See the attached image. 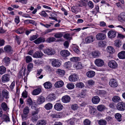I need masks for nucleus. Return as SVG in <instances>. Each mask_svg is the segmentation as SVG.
Segmentation results:
<instances>
[{
  "instance_id": "obj_42",
  "label": "nucleus",
  "mask_w": 125,
  "mask_h": 125,
  "mask_svg": "<svg viewBox=\"0 0 125 125\" xmlns=\"http://www.w3.org/2000/svg\"><path fill=\"white\" fill-rule=\"evenodd\" d=\"M112 100L114 102L117 103L120 101V98L118 96H115L113 98Z\"/></svg>"
},
{
  "instance_id": "obj_32",
  "label": "nucleus",
  "mask_w": 125,
  "mask_h": 125,
  "mask_svg": "<svg viewBox=\"0 0 125 125\" xmlns=\"http://www.w3.org/2000/svg\"><path fill=\"white\" fill-rule=\"evenodd\" d=\"M95 74V73L93 71H89L86 73L87 76L89 77H92Z\"/></svg>"
},
{
  "instance_id": "obj_7",
  "label": "nucleus",
  "mask_w": 125,
  "mask_h": 125,
  "mask_svg": "<svg viewBox=\"0 0 125 125\" xmlns=\"http://www.w3.org/2000/svg\"><path fill=\"white\" fill-rule=\"evenodd\" d=\"M108 65L111 68L115 69L117 67V64L114 60H112L108 63Z\"/></svg>"
},
{
  "instance_id": "obj_37",
  "label": "nucleus",
  "mask_w": 125,
  "mask_h": 125,
  "mask_svg": "<svg viewBox=\"0 0 125 125\" xmlns=\"http://www.w3.org/2000/svg\"><path fill=\"white\" fill-rule=\"evenodd\" d=\"M115 117L117 120L118 121L120 122L122 120V115L120 114L119 113L116 114L115 115Z\"/></svg>"
},
{
  "instance_id": "obj_63",
  "label": "nucleus",
  "mask_w": 125,
  "mask_h": 125,
  "mask_svg": "<svg viewBox=\"0 0 125 125\" xmlns=\"http://www.w3.org/2000/svg\"><path fill=\"white\" fill-rule=\"evenodd\" d=\"M27 104L30 105H31L33 104V102L30 98H29L27 99Z\"/></svg>"
},
{
  "instance_id": "obj_53",
  "label": "nucleus",
  "mask_w": 125,
  "mask_h": 125,
  "mask_svg": "<svg viewBox=\"0 0 125 125\" xmlns=\"http://www.w3.org/2000/svg\"><path fill=\"white\" fill-rule=\"evenodd\" d=\"M98 123L100 125H105L107 124V122L106 121L104 120H101L99 121Z\"/></svg>"
},
{
  "instance_id": "obj_47",
  "label": "nucleus",
  "mask_w": 125,
  "mask_h": 125,
  "mask_svg": "<svg viewBox=\"0 0 125 125\" xmlns=\"http://www.w3.org/2000/svg\"><path fill=\"white\" fill-rule=\"evenodd\" d=\"M67 87L69 89H72L74 88V85L72 83H69L67 85Z\"/></svg>"
},
{
  "instance_id": "obj_45",
  "label": "nucleus",
  "mask_w": 125,
  "mask_h": 125,
  "mask_svg": "<svg viewBox=\"0 0 125 125\" xmlns=\"http://www.w3.org/2000/svg\"><path fill=\"white\" fill-rule=\"evenodd\" d=\"M100 53L98 52L94 51L92 52V55L94 58L98 57Z\"/></svg>"
},
{
  "instance_id": "obj_46",
  "label": "nucleus",
  "mask_w": 125,
  "mask_h": 125,
  "mask_svg": "<svg viewBox=\"0 0 125 125\" xmlns=\"http://www.w3.org/2000/svg\"><path fill=\"white\" fill-rule=\"evenodd\" d=\"M71 64L70 62H68L65 63L64 64V67L65 68L68 69L71 67Z\"/></svg>"
},
{
  "instance_id": "obj_57",
  "label": "nucleus",
  "mask_w": 125,
  "mask_h": 125,
  "mask_svg": "<svg viewBox=\"0 0 125 125\" xmlns=\"http://www.w3.org/2000/svg\"><path fill=\"white\" fill-rule=\"evenodd\" d=\"M32 60V59L31 56H27L26 58V61L27 63H29L31 62Z\"/></svg>"
},
{
  "instance_id": "obj_61",
  "label": "nucleus",
  "mask_w": 125,
  "mask_h": 125,
  "mask_svg": "<svg viewBox=\"0 0 125 125\" xmlns=\"http://www.w3.org/2000/svg\"><path fill=\"white\" fill-rule=\"evenodd\" d=\"M35 63L36 64L39 65L42 64L43 63V62L39 60H36L35 61Z\"/></svg>"
},
{
  "instance_id": "obj_29",
  "label": "nucleus",
  "mask_w": 125,
  "mask_h": 125,
  "mask_svg": "<svg viewBox=\"0 0 125 125\" xmlns=\"http://www.w3.org/2000/svg\"><path fill=\"white\" fill-rule=\"evenodd\" d=\"M44 41V38H39L34 41V42L36 44H38Z\"/></svg>"
},
{
  "instance_id": "obj_31",
  "label": "nucleus",
  "mask_w": 125,
  "mask_h": 125,
  "mask_svg": "<svg viewBox=\"0 0 125 125\" xmlns=\"http://www.w3.org/2000/svg\"><path fill=\"white\" fill-rule=\"evenodd\" d=\"M41 90L40 88H38L34 90L32 92L33 95H36L39 94L41 92Z\"/></svg>"
},
{
  "instance_id": "obj_18",
  "label": "nucleus",
  "mask_w": 125,
  "mask_h": 125,
  "mask_svg": "<svg viewBox=\"0 0 125 125\" xmlns=\"http://www.w3.org/2000/svg\"><path fill=\"white\" fill-rule=\"evenodd\" d=\"M54 109L58 111L61 110L63 108V106L61 104L57 103L55 104L54 106Z\"/></svg>"
},
{
  "instance_id": "obj_4",
  "label": "nucleus",
  "mask_w": 125,
  "mask_h": 125,
  "mask_svg": "<svg viewBox=\"0 0 125 125\" xmlns=\"http://www.w3.org/2000/svg\"><path fill=\"white\" fill-rule=\"evenodd\" d=\"M10 76L8 74H5L3 75L1 77V81L3 83L7 82L10 80Z\"/></svg>"
},
{
  "instance_id": "obj_64",
  "label": "nucleus",
  "mask_w": 125,
  "mask_h": 125,
  "mask_svg": "<svg viewBox=\"0 0 125 125\" xmlns=\"http://www.w3.org/2000/svg\"><path fill=\"white\" fill-rule=\"evenodd\" d=\"M99 94L100 95L104 96L106 94V93L105 91H104L101 90L99 91Z\"/></svg>"
},
{
  "instance_id": "obj_50",
  "label": "nucleus",
  "mask_w": 125,
  "mask_h": 125,
  "mask_svg": "<svg viewBox=\"0 0 125 125\" xmlns=\"http://www.w3.org/2000/svg\"><path fill=\"white\" fill-rule=\"evenodd\" d=\"M14 38L18 44H19L20 43L21 40V38L20 37L16 35L15 36H14Z\"/></svg>"
},
{
  "instance_id": "obj_14",
  "label": "nucleus",
  "mask_w": 125,
  "mask_h": 125,
  "mask_svg": "<svg viewBox=\"0 0 125 125\" xmlns=\"http://www.w3.org/2000/svg\"><path fill=\"white\" fill-rule=\"evenodd\" d=\"M43 55V54L41 51H37L33 54V56L35 58L41 57Z\"/></svg>"
},
{
  "instance_id": "obj_36",
  "label": "nucleus",
  "mask_w": 125,
  "mask_h": 125,
  "mask_svg": "<svg viewBox=\"0 0 125 125\" xmlns=\"http://www.w3.org/2000/svg\"><path fill=\"white\" fill-rule=\"evenodd\" d=\"M24 29L23 27H21L16 31V32L18 34H21L23 33Z\"/></svg>"
},
{
  "instance_id": "obj_62",
  "label": "nucleus",
  "mask_w": 125,
  "mask_h": 125,
  "mask_svg": "<svg viewBox=\"0 0 125 125\" xmlns=\"http://www.w3.org/2000/svg\"><path fill=\"white\" fill-rule=\"evenodd\" d=\"M73 51L77 54L80 53V51L78 49V47L76 46V47H74L73 48Z\"/></svg>"
},
{
  "instance_id": "obj_19",
  "label": "nucleus",
  "mask_w": 125,
  "mask_h": 125,
  "mask_svg": "<svg viewBox=\"0 0 125 125\" xmlns=\"http://www.w3.org/2000/svg\"><path fill=\"white\" fill-rule=\"evenodd\" d=\"M100 100V98L98 96H95L92 98V101L93 104H96L99 102Z\"/></svg>"
},
{
  "instance_id": "obj_28",
  "label": "nucleus",
  "mask_w": 125,
  "mask_h": 125,
  "mask_svg": "<svg viewBox=\"0 0 125 125\" xmlns=\"http://www.w3.org/2000/svg\"><path fill=\"white\" fill-rule=\"evenodd\" d=\"M45 88L47 89L51 88L52 87L51 83L49 82H47L43 84Z\"/></svg>"
},
{
  "instance_id": "obj_20",
  "label": "nucleus",
  "mask_w": 125,
  "mask_h": 125,
  "mask_svg": "<svg viewBox=\"0 0 125 125\" xmlns=\"http://www.w3.org/2000/svg\"><path fill=\"white\" fill-rule=\"evenodd\" d=\"M45 101V98L42 96L39 97L37 100V103L38 104H41L44 103Z\"/></svg>"
},
{
  "instance_id": "obj_43",
  "label": "nucleus",
  "mask_w": 125,
  "mask_h": 125,
  "mask_svg": "<svg viewBox=\"0 0 125 125\" xmlns=\"http://www.w3.org/2000/svg\"><path fill=\"white\" fill-rule=\"evenodd\" d=\"M33 64L32 63H30L29 64L27 67L28 69L27 73L28 74L31 71V70L33 68Z\"/></svg>"
},
{
  "instance_id": "obj_54",
  "label": "nucleus",
  "mask_w": 125,
  "mask_h": 125,
  "mask_svg": "<svg viewBox=\"0 0 125 125\" xmlns=\"http://www.w3.org/2000/svg\"><path fill=\"white\" fill-rule=\"evenodd\" d=\"M77 7L76 6H73L71 8L73 12L75 14H77L78 12Z\"/></svg>"
},
{
  "instance_id": "obj_10",
  "label": "nucleus",
  "mask_w": 125,
  "mask_h": 125,
  "mask_svg": "<svg viewBox=\"0 0 125 125\" xmlns=\"http://www.w3.org/2000/svg\"><path fill=\"white\" fill-rule=\"evenodd\" d=\"M95 38L92 36H88L85 39V42L86 43H89L94 42L95 40Z\"/></svg>"
},
{
  "instance_id": "obj_34",
  "label": "nucleus",
  "mask_w": 125,
  "mask_h": 125,
  "mask_svg": "<svg viewBox=\"0 0 125 125\" xmlns=\"http://www.w3.org/2000/svg\"><path fill=\"white\" fill-rule=\"evenodd\" d=\"M107 51L110 53H113L115 51L114 48L112 46L108 47L107 48Z\"/></svg>"
},
{
  "instance_id": "obj_58",
  "label": "nucleus",
  "mask_w": 125,
  "mask_h": 125,
  "mask_svg": "<svg viewBox=\"0 0 125 125\" xmlns=\"http://www.w3.org/2000/svg\"><path fill=\"white\" fill-rule=\"evenodd\" d=\"M79 60V58L77 57H73L70 59V60L73 62H76L78 61Z\"/></svg>"
},
{
  "instance_id": "obj_49",
  "label": "nucleus",
  "mask_w": 125,
  "mask_h": 125,
  "mask_svg": "<svg viewBox=\"0 0 125 125\" xmlns=\"http://www.w3.org/2000/svg\"><path fill=\"white\" fill-rule=\"evenodd\" d=\"M76 86L78 88H82L84 86L83 84L81 82L77 83L76 84Z\"/></svg>"
},
{
  "instance_id": "obj_8",
  "label": "nucleus",
  "mask_w": 125,
  "mask_h": 125,
  "mask_svg": "<svg viewBox=\"0 0 125 125\" xmlns=\"http://www.w3.org/2000/svg\"><path fill=\"white\" fill-rule=\"evenodd\" d=\"M94 62L96 65L98 67H102L104 64V61L100 59H96L95 60Z\"/></svg>"
},
{
  "instance_id": "obj_3",
  "label": "nucleus",
  "mask_w": 125,
  "mask_h": 125,
  "mask_svg": "<svg viewBox=\"0 0 125 125\" xmlns=\"http://www.w3.org/2000/svg\"><path fill=\"white\" fill-rule=\"evenodd\" d=\"M2 94L3 100L4 98L6 99H8L9 98V92L6 90L4 89L2 91Z\"/></svg>"
},
{
  "instance_id": "obj_6",
  "label": "nucleus",
  "mask_w": 125,
  "mask_h": 125,
  "mask_svg": "<svg viewBox=\"0 0 125 125\" xmlns=\"http://www.w3.org/2000/svg\"><path fill=\"white\" fill-rule=\"evenodd\" d=\"M96 38L98 40H103L105 39L106 35L105 34L102 33H99L96 35Z\"/></svg>"
},
{
  "instance_id": "obj_33",
  "label": "nucleus",
  "mask_w": 125,
  "mask_h": 125,
  "mask_svg": "<svg viewBox=\"0 0 125 125\" xmlns=\"http://www.w3.org/2000/svg\"><path fill=\"white\" fill-rule=\"evenodd\" d=\"M3 62L6 66H7L10 63V58L7 57H5L3 60Z\"/></svg>"
},
{
  "instance_id": "obj_13",
  "label": "nucleus",
  "mask_w": 125,
  "mask_h": 125,
  "mask_svg": "<svg viewBox=\"0 0 125 125\" xmlns=\"http://www.w3.org/2000/svg\"><path fill=\"white\" fill-rule=\"evenodd\" d=\"M38 114L36 113L35 111H32L31 113V119L32 121L34 122L36 121L38 119Z\"/></svg>"
},
{
  "instance_id": "obj_24",
  "label": "nucleus",
  "mask_w": 125,
  "mask_h": 125,
  "mask_svg": "<svg viewBox=\"0 0 125 125\" xmlns=\"http://www.w3.org/2000/svg\"><path fill=\"white\" fill-rule=\"evenodd\" d=\"M55 98V94H49L47 97L46 99L48 101H51L54 100Z\"/></svg>"
},
{
  "instance_id": "obj_26",
  "label": "nucleus",
  "mask_w": 125,
  "mask_h": 125,
  "mask_svg": "<svg viewBox=\"0 0 125 125\" xmlns=\"http://www.w3.org/2000/svg\"><path fill=\"white\" fill-rule=\"evenodd\" d=\"M89 112L92 115H94L96 111V109L93 106H89Z\"/></svg>"
},
{
  "instance_id": "obj_11",
  "label": "nucleus",
  "mask_w": 125,
  "mask_h": 125,
  "mask_svg": "<svg viewBox=\"0 0 125 125\" xmlns=\"http://www.w3.org/2000/svg\"><path fill=\"white\" fill-rule=\"evenodd\" d=\"M52 64L53 67H58L61 65V64L57 59H54L52 60Z\"/></svg>"
},
{
  "instance_id": "obj_5",
  "label": "nucleus",
  "mask_w": 125,
  "mask_h": 125,
  "mask_svg": "<svg viewBox=\"0 0 125 125\" xmlns=\"http://www.w3.org/2000/svg\"><path fill=\"white\" fill-rule=\"evenodd\" d=\"M4 51L8 54H11L13 52V50L12 47L9 45L6 46L4 48Z\"/></svg>"
},
{
  "instance_id": "obj_2",
  "label": "nucleus",
  "mask_w": 125,
  "mask_h": 125,
  "mask_svg": "<svg viewBox=\"0 0 125 125\" xmlns=\"http://www.w3.org/2000/svg\"><path fill=\"white\" fill-rule=\"evenodd\" d=\"M116 108L118 110L123 111L125 110V104L123 102H119L117 104Z\"/></svg>"
},
{
  "instance_id": "obj_9",
  "label": "nucleus",
  "mask_w": 125,
  "mask_h": 125,
  "mask_svg": "<svg viewBox=\"0 0 125 125\" xmlns=\"http://www.w3.org/2000/svg\"><path fill=\"white\" fill-rule=\"evenodd\" d=\"M109 83L110 86L113 87H115L118 86L117 82L114 79H111Z\"/></svg>"
},
{
  "instance_id": "obj_16",
  "label": "nucleus",
  "mask_w": 125,
  "mask_h": 125,
  "mask_svg": "<svg viewBox=\"0 0 125 125\" xmlns=\"http://www.w3.org/2000/svg\"><path fill=\"white\" fill-rule=\"evenodd\" d=\"M71 100L70 97L67 95L63 96L62 98V101L64 103H67L69 102Z\"/></svg>"
},
{
  "instance_id": "obj_1",
  "label": "nucleus",
  "mask_w": 125,
  "mask_h": 125,
  "mask_svg": "<svg viewBox=\"0 0 125 125\" xmlns=\"http://www.w3.org/2000/svg\"><path fill=\"white\" fill-rule=\"evenodd\" d=\"M43 52L49 55H52L55 53L54 50L52 48L46 49L44 50Z\"/></svg>"
},
{
  "instance_id": "obj_55",
  "label": "nucleus",
  "mask_w": 125,
  "mask_h": 125,
  "mask_svg": "<svg viewBox=\"0 0 125 125\" xmlns=\"http://www.w3.org/2000/svg\"><path fill=\"white\" fill-rule=\"evenodd\" d=\"M71 109L73 110H77L78 108V106L77 104H72L71 106Z\"/></svg>"
},
{
  "instance_id": "obj_17",
  "label": "nucleus",
  "mask_w": 125,
  "mask_h": 125,
  "mask_svg": "<svg viewBox=\"0 0 125 125\" xmlns=\"http://www.w3.org/2000/svg\"><path fill=\"white\" fill-rule=\"evenodd\" d=\"M64 85L63 82L62 81H57L54 84V86L57 88L62 87Z\"/></svg>"
},
{
  "instance_id": "obj_44",
  "label": "nucleus",
  "mask_w": 125,
  "mask_h": 125,
  "mask_svg": "<svg viewBox=\"0 0 125 125\" xmlns=\"http://www.w3.org/2000/svg\"><path fill=\"white\" fill-rule=\"evenodd\" d=\"M63 35V34L61 32H59L55 33L54 37L56 38H59L62 37Z\"/></svg>"
},
{
  "instance_id": "obj_15",
  "label": "nucleus",
  "mask_w": 125,
  "mask_h": 125,
  "mask_svg": "<svg viewBox=\"0 0 125 125\" xmlns=\"http://www.w3.org/2000/svg\"><path fill=\"white\" fill-rule=\"evenodd\" d=\"M116 33L113 31H110L108 33V36L109 38H113L116 36Z\"/></svg>"
},
{
  "instance_id": "obj_25",
  "label": "nucleus",
  "mask_w": 125,
  "mask_h": 125,
  "mask_svg": "<svg viewBox=\"0 0 125 125\" xmlns=\"http://www.w3.org/2000/svg\"><path fill=\"white\" fill-rule=\"evenodd\" d=\"M97 109L99 111H102L107 109L106 107L104 105L100 104L98 105L97 107Z\"/></svg>"
},
{
  "instance_id": "obj_35",
  "label": "nucleus",
  "mask_w": 125,
  "mask_h": 125,
  "mask_svg": "<svg viewBox=\"0 0 125 125\" xmlns=\"http://www.w3.org/2000/svg\"><path fill=\"white\" fill-rule=\"evenodd\" d=\"M73 67L77 69H81L83 68V67L81 62H78L77 63H76L74 65Z\"/></svg>"
},
{
  "instance_id": "obj_22",
  "label": "nucleus",
  "mask_w": 125,
  "mask_h": 125,
  "mask_svg": "<svg viewBox=\"0 0 125 125\" xmlns=\"http://www.w3.org/2000/svg\"><path fill=\"white\" fill-rule=\"evenodd\" d=\"M70 52L67 50H64L60 52L61 55L64 57H66L70 54Z\"/></svg>"
},
{
  "instance_id": "obj_21",
  "label": "nucleus",
  "mask_w": 125,
  "mask_h": 125,
  "mask_svg": "<svg viewBox=\"0 0 125 125\" xmlns=\"http://www.w3.org/2000/svg\"><path fill=\"white\" fill-rule=\"evenodd\" d=\"M125 14L122 12L120 13L118 16V21L121 22L123 21L125 19Z\"/></svg>"
},
{
  "instance_id": "obj_27",
  "label": "nucleus",
  "mask_w": 125,
  "mask_h": 125,
  "mask_svg": "<svg viewBox=\"0 0 125 125\" xmlns=\"http://www.w3.org/2000/svg\"><path fill=\"white\" fill-rule=\"evenodd\" d=\"M118 58L120 59H125V51H122L119 52L118 54Z\"/></svg>"
},
{
  "instance_id": "obj_59",
  "label": "nucleus",
  "mask_w": 125,
  "mask_h": 125,
  "mask_svg": "<svg viewBox=\"0 0 125 125\" xmlns=\"http://www.w3.org/2000/svg\"><path fill=\"white\" fill-rule=\"evenodd\" d=\"M88 6L91 9H92L94 6V4L91 1H89L88 3Z\"/></svg>"
},
{
  "instance_id": "obj_41",
  "label": "nucleus",
  "mask_w": 125,
  "mask_h": 125,
  "mask_svg": "<svg viewBox=\"0 0 125 125\" xmlns=\"http://www.w3.org/2000/svg\"><path fill=\"white\" fill-rule=\"evenodd\" d=\"M46 124L45 121L43 120H40L37 121L36 125H45Z\"/></svg>"
},
{
  "instance_id": "obj_23",
  "label": "nucleus",
  "mask_w": 125,
  "mask_h": 125,
  "mask_svg": "<svg viewBox=\"0 0 125 125\" xmlns=\"http://www.w3.org/2000/svg\"><path fill=\"white\" fill-rule=\"evenodd\" d=\"M122 44V43L121 40H117L115 41L114 43V46L117 48H119Z\"/></svg>"
},
{
  "instance_id": "obj_48",
  "label": "nucleus",
  "mask_w": 125,
  "mask_h": 125,
  "mask_svg": "<svg viewBox=\"0 0 125 125\" xmlns=\"http://www.w3.org/2000/svg\"><path fill=\"white\" fill-rule=\"evenodd\" d=\"M86 91L85 90H83L81 93L79 94V96L81 97H84L86 96Z\"/></svg>"
},
{
  "instance_id": "obj_60",
  "label": "nucleus",
  "mask_w": 125,
  "mask_h": 125,
  "mask_svg": "<svg viewBox=\"0 0 125 125\" xmlns=\"http://www.w3.org/2000/svg\"><path fill=\"white\" fill-rule=\"evenodd\" d=\"M84 125H90L91 122L88 119H86L83 121Z\"/></svg>"
},
{
  "instance_id": "obj_56",
  "label": "nucleus",
  "mask_w": 125,
  "mask_h": 125,
  "mask_svg": "<svg viewBox=\"0 0 125 125\" xmlns=\"http://www.w3.org/2000/svg\"><path fill=\"white\" fill-rule=\"evenodd\" d=\"M56 39L55 38L52 37L48 38L46 40L47 42H51L55 41Z\"/></svg>"
},
{
  "instance_id": "obj_40",
  "label": "nucleus",
  "mask_w": 125,
  "mask_h": 125,
  "mask_svg": "<svg viewBox=\"0 0 125 125\" xmlns=\"http://www.w3.org/2000/svg\"><path fill=\"white\" fill-rule=\"evenodd\" d=\"M44 107L46 110H49L52 108V105L51 103H48L45 105Z\"/></svg>"
},
{
  "instance_id": "obj_39",
  "label": "nucleus",
  "mask_w": 125,
  "mask_h": 125,
  "mask_svg": "<svg viewBox=\"0 0 125 125\" xmlns=\"http://www.w3.org/2000/svg\"><path fill=\"white\" fill-rule=\"evenodd\" d=\"M6 71V68L3 66H0V74H2L5 73Z\"/></svg>"
},
{
  "instance_id": "obj_30",
  "label": "nucleus",
  "mask_w": 125,
  "mask_h": 125,
  "mask_svg": "<svg viewBox=\"0 0 125 125\" xmlns=\"http://www.w3.org/2000/svg\"><path fill=\"white\" fill-rule=\"evenodd\" d=\"M1 106L4 111H6L8 109H9V108H8L7 104L5 102L2 103L1 104Z\"/></svg>"
},
{
  "instance_id": "obj_12",
  "label": "nucleus",
  "mask_w": 125,
  "mask_h": 125,
  "mask_svg": "<svg viewBox=\"0 0 125 125\" xmlns=\"http://www.w3.org/2000/svg\"><path fill=\"white\" fill-rule=\"evenodd\" d=\"M78 77L77 75L75 74L71 75L69 77V81L71 82H75L77 81Z\"/></svg>"
},
{
  "instance_id": "obj_51",
  "label": "nucleus",
  "mask_w": 125,
  "mask_h": 125,
  "mask_svg": "<svg viewBox=\"0 0 125 125\" xmlns=\"http://www.w3.org/2000/svg\"><path fill=\"white\" fill-rule=\"evenodd\" d=\"M57 73L59 75L62 76L64 75L65 74L64 71L60 69L58 70Z\"/></svg>"
},
{
  "instance_id": "obj_52",
  "label": "nucleus",
  "mask_w": 125,
  "mask_h": 125,
  "mask_svg": "<svg viewBox=\"0 0 125 125\" xmlns=\"http://www.w3.org/2000/svg\"><path fill=\"white\" fill-rule=\"evenodd\" d=\"M29 112V107L28 106L25 107L23 109V113L25 114H28Z\"/></svg>"
},
{
  "instance_id": "obj_38",
  "label": "nucleus",
  "mask_w": 125,
  "mask_h": 125,
  "mask_svg": "<svg viewBox=\"0 0 125 125\" xmlns=\"http://www.w3.org/2000/svg\"><path fill=\"white\" fill-rule=\"evenodd\" d=\"M98 46L100 47H104L106 45V42L104 41H101L99 42L98 43Z\"/></svg>"
}]
</instances>
